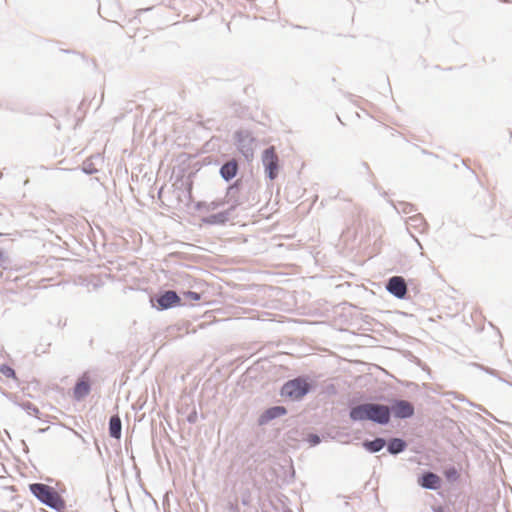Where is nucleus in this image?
Masks as SVG:
<instances>
[{
	"label": "nucleus",
	"instance_id": "6ab92c4d",
	"mask_svg": "<svg viewBox=\"0 0 512 512\" xmlns=\"http://www.w3.org/2000/svg\"><path fill=\"white\" fill-rule=\"evenodd\" d=\"M309 442L311 445H317L320 443V437L316 434L309 435Z\"/></svg>",
	"mask_w": 512,
	"mask_h": 512
},
{
	"label": "nucleus",
	"instance_id": "f257e3e1",
	"mask_svg": "<svg viewBox=\"0 0 512 512\" xmlns=\"http://www.w3.org/2000/svg\"><path fill=\"white\" fill-rule=\"evenodd\" d=\"M349 417L352 421H372L379 425H386L391 418L389 406L379 403H362L350 409Z\"/></svg>",
	"mask_w": 512,
	"mask_h": 512
},
{
	"label": "nucleus",
	"instance_id": "2eb2a0df",
	"mask_svg": "<svg viewBox=\"0 0 512 512\" xmlns=\"http://www.w3.org/2000/svg\"><path fill=\"white\" fill-rule=\"evenodd\" d=\"M22 407H23L24 410H26V412L29 415L38 417L39 409L34 404H32L30 402H27V403H23Z\"/></svg>",
	"mask_w": 512,
	"mask_h": 512
},
{
	"label": "nucleus",
	"instance_id": "f3484780",
	"mask_svg": "<svg viewBox=\"0 0 512 512\" xmlns=\"http://www.w3.org/2000/svg\"><path fill=\"white\" fill-rule=\"evenodd\" d=\"M226 220V216L223 213L215 214L210 216V223H223Z\"/></svg>",
	"mask_w": 512,
	"mask_h": 512
},
{
	"label": "nucleus",
	"instance_id": "9b49d317",
	"mask_svg": "<svg viewBox=\"0 0 512 512\" xmlns=\"http://www.w3.org/2000/svg\"><path fill=\"white\" fill-rule=\"evenodd\" d=\"M122 423L118 415H113L109 420V434L112 438L119 439L121 437Z\"/></svg>",
	"mask_w": 512,
	"mask_h": 512
},
{
	"label": "nucleus",
	"instance_id": "b1692460",
	"mask_svg": "<svg viewBox=\"0 0 512 512\" xmlns=\"http://www.w3.org/2000/svg\"><path fill=\"white\" fill-rule=\"evenodd\" d=\"M188 420H189L190 422H192V421H193V417H191V416H190Z\"/></svg>",
	"mask_w": 512,
	"mask_h": 512
},
{
	"label": "nucleus",
	"instance_id": "9d476101",
	"mask_svg": "<svg viewBox=\"0 0 512 512\" xmlns=\"http://www.w3.org/2000/svg\"><path fill=\"white\" fill-rule=\"evenodd\" d=\"M237 170V162L235 160H231L222 165L220 168V175L224 180L229 181L236 176Z\"/></svg>",
	"mask_w": 512,
	"mask_h": 512
},
{
	"label": "nucleus",
	"instance_id": "412c9836",
	"mask_svg": "<svg viewBox=\"0 0 512 512\" xmlns=\"http://www.w3.org/2000/svg\"><path fill=\"white\" fill-rule=\"evenodd\" d=\"M435 512H443V511H442V508H440V507H439V508H437V509L435 510Z\"/></svg>",
	"mask_w": 512,
	"mask_h": 512
},
{
	"label": "nucleus",
	"instance_id": "4468645a",
	"mask_svg": "<svg viewBox=\"0 0 512 512\" xmlns=\"http://www.w3.org/2000/svg\"><path fill=\"white\" fill-rule=\"evenodd\" d=\"M90 392V384L87 381L81 380L77 382L74 388V397L81 400L86 397Z\"/></svg>",
	"mask_w": 512,
	"mask_h": 512
},
{
	"label": "nucleus",
	"instance_id": "5701e85b",
	"mask_svg": "<svg viewBox=\"0 0 512 512\" xmlns=\"http://www.w3.org/2000/svg\"><path fill=\"white\" fill-rule=\"evenodd\" d=\"M3 258V254L0 252V261L2 260Z\"/></svg>",
	"mask_w": 512,
	"mask_h": 512
},
{
	"label": "nucleus",
	"instance_id": "7ed1b4c3",
	"mask_svg": "<svg viewBox=\"0 0 512 512\" xmlns=\"http://www.w3.org/2000/svg\"><path fill=\"white\" fill-rule=\"evenodd\" d=\"M311 389L310 384L302 377L286 382L281 389V395L292 400L302 399Z\"/></svg>",
	"mask_w": 512,
	"mask_h": 512
},
{
	"label": "nucleus",
	"instance_id": "1a4fd4ad",
	"mask_svg": "<svg viewBox=\"0 0 512 512\" xmlns=\"http://www.w3.org/2000/svg\"><path fill=\"white\" fill-rule=\"evenodd\" d=\"M286 414V409L283 406H274L269 409H267L260 417H259V424L264 425L267 424L269 421L281 417Z\"/></svg>",
	"mask_w": 512,
	"mask_h": 512
},
{
	"label": "nucleus",
	"instance_id": "a211bd4d",
	"mask_svg": "<svg viewBox=\"0 0 512 512\" xmlns=\"http://www.w3.org/2000/svg\"><path fill=\"white\" fill-rule=\"evenodd\" d=\"M184 295L190 301H198L201 298L200 294L194 291H187Z\"/></svg>",
	"mask_w": 512,
	"mask_h": 512
},
{
	"label": "nucleus",
	"instance_id": "39448f33",
	"mask_svg": "<svg viewBox=\"0 0 512 512\" xmlns=\"http://www.w3.org/2000/svg\"><path fill=\"white\" fill-rule=\"evenodd\" d=\"M152 305L155 306V302L159 309L164 310L171 308L180 302V297L173 290H167L157 298H151Z\"/></svg>",
	"mask_w": 512,
	"mask_h": 512
},
{
	"label": "nucleus",
	"instance_id": "f03ea898",
	"mask_svg": "<svg viewBox=\"0 0 512 512\" xmlns=\"http://www.w3.org/2000/svg\"><path fill=\"white\" fill-rule=\"evenodd\" d=\"M29 489L40 502L50 508L60 511L65 507L64 500L58 492L46 484L33 483L30 484Z\"/></svg>",
	"mask_w": 512,
	"mask_h": 512
},
{
	"label": "nucleus",
	"instance_id": "423d86ee",
	"mask_svg": "<svg viewBox=\"0 0 512 512\" xmlns=\"http://www.w3.org/2000/svg\"><path fill=\"white\" fill-rule=\"evenodd\" d=\"M387 291L396 298L403 299L407 293V285L401 276L391 277L386 284Z\"/></svg>",
	"mask_w": 512,
	"mask_h": 512
},
{
	"label": "nucleus",
	"instance_id": "0eeeda50",
	"mask_svg": "<svg viewBox=\"0 0 512 512\" xmlns=\"http://www.w3.org/2000/svg\"><path fill=\"white\" fill-rule=\"evenodd\" d=\"M396 418H410L414 414L413 405L406 400H397L390 408Z\"/></svg>",
	"mask_w": 512,
	"mask_h": 512
},
{
	"label": "nucleus",
	"instance_id": "6e6552de",
	"mask_svg": "<svg viewBox=\"0 0 512 512\" xmlns=\"http://www.w3.org/2000/svg\"><path fill=\"white\" fill-rule=\"evenodd\" d=\"M418 484L430 490H437L441 484V478L433 472H425L419 479Z\"/></svg>",
	"mask_w": 512,
	"mask_h": 512
},
{
	"label": "nucleus",
	"instance_id": "dca6fc26",
	"mask_svg": "<svg viewBox=\"0 0 512 512\" xmlns=\"http://www.w3.org/2000/svg\"><path fill=\"white\" fill-rule=\"evenodd\" d=\"M0 372L8 378L15 376V371L10 366L5 364L0 366Z\"/></svg>",
	"mask_w": 512,
	"mask_h": 512
},
{
	"label": "nucleus",
	"instance_id": "aec40b11",
	"mask_svg": "<svg viewBox=\"0 0 512 512\" xmlns=\"http://www.w3.org/2000/svg\"><path fill=\"white\" fill-rule=\"evenodd\" d=\"M457 475V472L455 469H452L450 471L447 472V476L450 478L452 476H456Z\"/></svg>",
	"mask_w": 512,
	"mask_h": 512
},
{
	"label": "nucleus",
	"instance_id": "4be33fe9",
	"mask_svg": "<svg viewBox=\"0 0 512 512\" xmlns=\"http://www.w3.org/2000/svg\"><path fill=\"white\" fill-rule=\"evenodd\" d=\"M84 171L87 172V173H92L91 170H87L86 168H84Z\"/></svg>",
	"mask_w": 512,
	"mask_h": 512
},
{
	"label": "nucleus",
	"instance_id": "20e7f679",
	"mask_svg": "<svg viewBox=\"0 0 512 512\" xmlns=\"http://www.w3.org/2000/svg\"><path fill=\"white\" fill-rule=\"evenodd\" d=\"M279 159L275 153L274 147H269L263 151L262 163L265 167V172L270 180H274L278 175Z\"/></svg>",
	"mask_w": 512,
	"mask_h": 512
},
{
	"label": "nucleus",
	"instance_id": "ddd939ff",
	"mask_svg": "<svg viewBox=\"0 0 512 512\" xmlns=\"http://www.w3.org/2000/svg\"><path fill=\"white\" fill-rule=\"evenodd\" d=\"M406 446L407 444L404 440L400 438H393L389 441L387 450L390 454L396 455L403 452Z\"/></svg>",
	"mask_w": 512,
	"mask_h": 512
},
{
	"label": "nucleus",
	"instance_id": "f8f14e48",
	"mask_svg": "<svg viewBox=\"0 0 512 512\" xmlns=\"http://www.w3.org/2000/svg\"><path fill=\"white\" fill-rule=\"evenodd\" d=\"M363 447L370 453L379 452L386 445V441L383 438H375L374 440H366L362 443Z\"/></svg>",
	"mask_w": 512,
	"mask_h": 512
}]
</instances>
